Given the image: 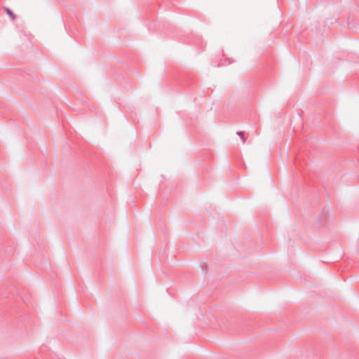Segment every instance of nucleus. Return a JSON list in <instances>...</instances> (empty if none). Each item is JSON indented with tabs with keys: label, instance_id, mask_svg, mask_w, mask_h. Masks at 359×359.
<instances>
[{
	"label": "nucleus",
	"instance_id": "nucleus-1",
	"mask_svg": "<svg viewBox=\"0 0 359 359\" xmlns=\"http://www.w3.org/2000/svg\"><path fill=\"white\" fill-rule=\"evenodd\" d=\"M5 11L7 13V14L10 16V18L12 19V20H15L16 16L12 12L11 10H10L9 8H5Z\"/></svg>",
	"mask_w": 359,
	"mask_h": 359
}]
</instances>
